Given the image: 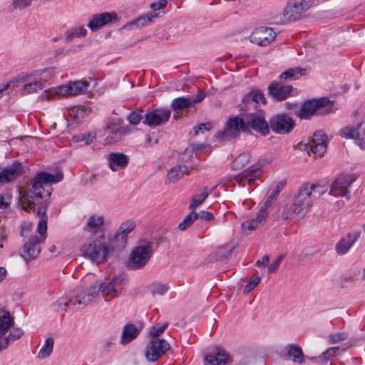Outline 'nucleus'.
<instances>
[{"label": "nucleus", "instance_id": "1", "mask_svg": "<svg viewBox=\"0 0 365 365\" xmlns=\"http://www.w3.org/2000/svg\"><path fill=\"white\" fill-rule=\"evenodd\" d=\"M62 178L61 173L53 175L47 173H39L35 175L31 185L21 187L19 190L20 203L24 210H34L35 206L40 205L37 211V215L40 219L37 231L41 236H32L26 242L22 253V257L26 260L36 258L41 252L40 244L44 242L47 232L46 198L51 195V184L56 183Z\"/></svg>", "mask_w": 365, "mask_h": 365}, {"label": "nucleus", "instance_id": "2", "mask_svg": "<svg viewBox=\"0 0 365 365\" xmlns=\"http://www.w3.org/2000/svg\"><path fill=\"white\" fill-rule=\"evenodd\" d=\"M326 191L325 187L321 185L307 183L302 185L294 195L292 203L284 207V218L304 217L312 207L314 202Z\"/></svg>", "mask_w": 365, "mask_h": 365}, {"label": "nucleus", "instance_id": "3", "mask_svg": "<svg viewBox=\"0 0 365 365\" xmlns=\"http://www.w3.org/2000/svg\"><path fill=\"white\" fill-rule=\"evenodd\" d=\"M120 282L121 279L120 277H113L112 279H106L98 284L97 278L93 274H88L83 280V284L87 287L86 292H88L91 288L96 287L97 294L94 297V299L98 294H101L106 302H110L120 295V291L118 288V285Z\"/></svg>", "mask_w": 365, "mask_h": 365}, {"label": "nucleus", "instance_id": "4", "mask_svg": "<svg viewBox=\"0 0 365 365\" xmlns=\"http://www.w3.org/2000/svg\"><path fill=\"white\" fill-rule=\"evenodd\" d=\"M110 250H113L110 247V240L107 245L104 236L101 234L96 240L84 245L81 248L84 256L98 264L106 260Z\"/></svg>", "mask_w": 365, "mask_h": 365}, {"label": "nucleus", "instance_id": "5", "mask_svg": "<svg viewBox=\"0 0 365 365\" xmlns=\"http://www.w3.org/2000/svg\"><path fill=\"white\" fill-rule=\"evenodd\" d=\"M329 104V100L326 98L305 101L302 105L297 115L301 118L309 119L315 113L322 114L328 112L324 109Z\"/></svg>", "mask_w": 365, "mask_h": 365}, {"label": "nucleus", "instance_id": "6", "mask_svg": "<svg viewBox=\"0 0 365 365\" xmlns=\"http://www.w3.org/2000/svg\"><path fill=\"white\" fill-rule=\"evenodd\" d=\"M152 250L149 245L136 247L130 255V267L133 269L143 267L149 261Z\"/></svg>", "mask_w": 365, "mask_h": 365}, {"label": "nucleus", "instance_id": "7", "mask_svg": "<svg viewBox=\"0 0 365 365\" xmlns=\"http://www.w3.org/2000/svg\"><path fill=\"white\" fill-rule=\"evenodd\" d=\"M170 114V110L165 108L148 110L144 115L143 123L150 127L161 125L169 120Z\"/></svg>", "mask_w": 365, "mask_h": 365}, {"label": "nucleus", "instance_id": "8", "mask_svg": "<svg viewBox=\"0 0 365 365\" xmlns=\"http://www.w3.org/2000/svg\"><path fill=\"white\" fill-rule=\"evenodd\" d=\"M97 294L96 287H93L90 289L88 292H82L78 294L75 298L68 300L65 297H61L58 299L55 303L54 306L58 308H61L62 306L66 307L69 304L73 306H85L88 304L94 299V297Z\"/></svg>", "mask_w": 365, "mask_h": 365}, {"label": "nucleus", "instance_id": "9", "mask_svg": "<svg viewBox=\"0 0 365 365\" xmlns=\"http://www.w3.org/2000/svg\"><path fill=\"white\" fill-rule=\"evenodd\" d=\"M169 349L170 344L165 339H152L146 346L145 357L150 361H155Z\"/></svg>", "mask_w": 365, "mask_h": 365}, {"label": "nucleus", "instance_id": "10", "mask_svg": "<svg viewBox=\"0 0 365 365\" xmlns=\"http://www.w3.org/2000/svg\"><path fill=\"white\" fill-rule=\"evenodd\" d=\"M306 147L309 155L312 153L314 158L321 157L327 151V140L326 135L322 132L314 133Z\"/></svg>", "mask_w": 365, "mask_h": 365}, {"label": "nucleus", "instance_id": "11", "mask_svg": "<svg viewBox=\"0 0 365 365\" xmlns=\"http://www.w3.org/2000/svg\"><path fill=\"white\" fill-rule=\"evenodd\" d=\"M135 224L133 221H126L120 225L118 232L110 238L112 250L123 249L127 243V235L133 230Z\"/></svg>", "mask_w": 365, "mask_h": 365}, {"label": "nucleus", "instance_id": "12", "mask_svg": "<svg viewBox=\"0 0 365 365\" xmlns=\"http://www.w3.org/2000/svg\"><path fill=\"white\" fill-rule=\"evenodd\" d=\"M245 127V123L242 119L238 117L232 118L228 120L225 130L218 134V138L222 140L235 139Z\"/></svg>", "mask_w": 365, "mask_h": 365}, {"label": "nucleus", "instance_id": "13", "mask_svg": "<svg viewBox=\"0 0 365 365\" xmlns=\"http://www.w3.org/2000/svg\"><path fill=\"white\" fill-rule=\"evenodd\" d=\"M269 126L276 133L286 134L294 128V123L292 118L287 115L279 114L270 120Z\"/></svg>", "mask_w": 365, "mask_h": 365}, {"label": "nucleus", "instance_id": "14", "mask_svg": "<svg viewBox=\"0 0 365 365\" xmlns=\"http://www.w3.org/2000/svg\"><path fill=\"white\" fill-rule=\"evenodd\" d=\"M276 38V33L272 28L262 26L253 31L250 35L251 42L265 46L271 43Z\"/></svg>", "mask_w": 365, "mask_h": 365}, {"label": "nucleus", "instance_id": "15", "mask_svg": "<svg viewBox=\"0 0 365 365\" xmlns=\"http://www.w3.org/2000/svg\"><path fill=\"white\" fill-rule=\"evenodd\" d=\"M307 9V5L304 0H291L283 11L284 20L293 21L299 19Z\"/></svg>", "mask_w": 365, "mask_h": 365}, {"label": "nucleus", "instance_id": "16", "mask_svg": "<svg viewBox=\"0 0 365 365\" xmlns=\"http://www.w3.org/2000/svg\"><path fill=\"white\" fill-rule=\"evenodd\" d=\"M130 129L127 126H121L118 123H109L106 126L105 143L112 144L118 142L122 137L129 133Z\"/></svg>", "mask_w": 365, "mask_h": 365}, {"label": "nucleus", "instance_id": "17", "mask_svg": "<svg viewBox=\"0 0 365 365\" xmlns=\"http://www.w3.org/2000/svg\"><path fill=\"white\" fill-rule=\"evenodd\" d=\"M268 217V212L266 209L262 208L254 217L245 220L242 225V230L244 232H252L262 227Z\"/></svg>", "mask_w": 365, "mask_h": 365}, {"label": "nucleus", "instance_id": "18", "mask_svg": "<svg viewBox=\"0 0 365 365\" xmlns=\"http://www.w3.org/2000/svg\"><path fill=\"white\" fill-rule=\"evenodd\" d=\"M247 124L252 126V128L261 133L263 135H267L269 132V125L267 123L264 118L263 112L258 111L257 113H249L247 116Z\"/></svg>", "mask_w": 365, "mask_h": 365}, {"label": "nucleus", "instance_id": "19", "mask_svg": "<svg viewBox=\"0 0 365 365\" xmlns=\"http://www.w3.org/2000/svg\"><path fill=\"white\" fill-rule=\"evenodd\" d=\"M268 90L269 95L273 98L278 101H282L292 95L293 87L289 85L284 86L279 82L274 81L269 85Z\"/></svg>", "mask_w": 365, "mask_h": 365}, {"label": "nucleus", "instance_id": "20", "mask_svg": "<svg viewBox=\"0 0 365 365\" xmlns=\"http://www.w3.org/2000/svg\"><path fill=\"white\" fill-rule=\"evenodd\" d=\"M352 181L346 175H339L331 185L330 194L335 197H344Z\"/></svg>", "mask_w": 365, "mask_h": 365}, {"label": "nucleus", "instance_id": "21", "mask_svg": "<svg viewBox=\"0 0 365 365\" xmlns=\"http://www.w3.org/2000/svg\"><path fill=\"white\" fill-rule=\"evenodd\" d=\"M117 20V15L115 12L112 13H102L94 15L89 23L88 26L92 30L96 31L108 23L115 21Z\"/></svg>", "mask_w": 365, "mask_h": 365}, {"label": "nucleus", "instance_id": "22", "mask_svg": "<svg viewBox=\"0 0 365 365\" xmlns=\"http://www.w3.org/2000/svg\"><path fill=\"white\" fill-rule=\"evenodd\" d=\"M259 176V168L251 166L235 177V180L242 186L251 185Z\"/></svg>", "mask_w": 365, "mask_h": 365}, {"label": "nucleus", "instance_id": "23", "mask_svg": "<svg viewBox=\"0 0 365 365\" xmlns=\"http://www.w3.org/2000/svg\"><path fill=\"white\" fill-rule=\"evenodd\" d=\"M21 174L22 168L20 164H14L7 168L0 167V185L14 180Z\"/></svg>", "mask_w": 365, "mask_h": 365}, {"label": "nucleus", "instance_id": "24", "mask_svg": "<svg viewBox=\"0 0 365 365\" xmlns=\"http://www.w3.org/2000/svg\"><path fill=\"white\" fill-rule=\"evenodd\" d=\"M230 360V356L224 350L217 348L214 354L205 356V365H226Z\"/></svg>", "mask_w": 365, "mask_h": 365}, {"label": "nucleus", "instance_id": "25", "mask_svg": "<svg viewBox=\"0 0 365 365\" xmlns=\"http://www.w3.org/2000/svg\"><path fill=\"white\" fill-rule=\"evenodd\" d=\"M110 168L116 171L118 168H125L128 163L127 155L123 153H111L108 157Z\"/></svg>", "mask_w": 365, "mask_h": 365}, {"label": "nucleus", "instance_id": "26", "mask_svg": "<svg viewBox=\"0 0 365 365\" xmlns=\"http://www.w3.org/2000/svg\"><path fill=\"white\" fill-rule=\"evenodd\" d=\"M287 358L294 363L302 364L304 362V356L302 348L297 344H289L285 348Z\"/></svg>", "mask_w": 365, "mask_h": 365}, {"label": "nucleus", "instance_id": "27", "mask_svg": "<svg viewBox=\"0 0 365 365\" xmlns=\"http://www.w3.org/2000/svg\"><path fill=\"white\" fill-rule=\"evenodd\" d=\"M306 74V69L302 68H292L284 71L279 76L282 82L292 81L299 79Z\"/></svg>", "mask_w": 365, "mask_h": 365}, {"label": "nucleus", "instance_id": "28", "mask_svg": "<svg viewBox=\"0 0 365 365\" xmlns=\"http://www.w3.org/2000/svg\"><path fill=\"white\" fill-rule=\"evenodd\" d=\"M202 97H197L196 98L180 97L175 98L172 103V108L174 110H182L184 108L193 106L196 103L202 100Z\"/></svg>", "mask_w": 365, "mask_h": 365}, {"label": "nucleus", "instance_id": "29", "mask_svg": "<svg viewBox=\"0 0 365 365\" xmlns=\"http://www.w3.org/2000/svg\"><path fill=\"white\" fill-rule=\"evenodd\" d=\"M356 240V236L348 234L342 238L336 245V251L337 254L342 255L348 252L352 245Z\"/></svg>", "mask_w": 365, "mask_h": 365}, {"label": "nucleus", "instance_id": "30", "mask_svg": "<svg viewBox=\"0 0 365 365\" xmlns=\"http://www.w3.org/2000/svg\"><path fill=\"white\" fill-rule=\"evenodd\" d=\"M68 84L61 86L58 87L56 89L54 90H48L46 91L43 93V98L44 99H51L54 98L56 97L61 98V97H68L71 96L70 95V90H69Z\"/></svg>", "mask_w": 365, "mask_h": 365}, {"label": "nucleus", "instance_id": "31", "mask_svg": "<svg viewBox=\"0 0 365 365\" xmlns=\"http://www.w3.org/2000/svg\"><path fill=\"white\" fill-rule=\"evenodd\" d=\"M210 192L206 187L199 190L192 197L189 209L191 210V211L195 212L196 208L205 202Z\"/></svg>", "mask_w": 365, "mask_h": 365}, {"label": "nucleus", "instance_id": "32", "mask_svg": "<svg viewBox=\"0 0 365 365\" xmlns=\"http://www.w3.org/2000/svg\"><path fill=\"white\" fill-rule=\"evenodd\" d=\"M361 131L352 127H345L340 130V135L344 138H362L365 135V123L360 125Z\"/></svg>", "mask_w": 365, "mask_h": 365}, {"label": "nucleus", "instance_id": "33", "mask_svg": "<svg viewBox=\"0 0 365 365\" xmlns=\"http://www.w3.org/2000/svg\"><path fill=\"white\" fill-rule=\"evenodd\" d=\"M139 334V329L133 324H127L125 326L122 337L121 344H127L135 339Z\"/></svg>", "mask_w": 365, "mask_h": 365}, {"label": "nucleus", "instance_id": "34", "mask_svg": "<svg viewBox=\"0 0 365 365\" xmlns=\"http://www.w3.org/2000/svg\"><path fill=\"white\" fill-rule=\"evenodd\" d=\"M188 174L187 168L185 165L176 166L170 169L167 175V180L169 182H175Z\"/></svg>", "mask_w": 365, "mask_h": 365}, {"label": "nucleus", "instance_id": "35", "mask_svg": "<svg viewBox=\"0 0 365 365\" xmlns=\"http://www.w3.org/2000/svg\"><path fill=\"white\" fill-rule=\"evenodd\" d=\"M104 223V218L101 215L91 216L85 226V230L88 232H97Z\"/></svg>", "mask_w": 365, "mask_h": 365}, {"label": "nucleus", "instance_id": "36", "mask_svg": "<svg viewBox=\"0 0 365 365\" xmlns=\"http://www.w3.org/2000/svg\"><path fill=\"white\" fill-rule=\"evenodd\" d=\"M14 318L11 316L9 312L0 309V331L7 332L14 325Z\"/></svg>", "mask_w": 365, "mask_h": 365}, {"label": "nucleus", "instance_id": "37", "mask_svg": "<svg viewBox=\"0 0 365 365\" xmlns=\"http://www.w3.org/2000/svg\"><path fill=\"white\" fill-rule=\"evenodd\" d=\"M250 160L251 155L249 153H241L232 163V169L241 170L250 163Z\"/></svg>", "mask_w": 365, "mask_h": 365}, {"label": "nucleus", "instance_id": "38", "mask_svg": "<svg viewBox=\"0 0 365 365\" xmlns=\"http://www.w3.org/2000/svg\"><path fill=\"white\" fill-rule=\"evenodd\" d=\"M70 95L76 96L83 93L88 88V83L86 81H77L68 83Z\"/></svg>", "mask_w": 365, "mask_h": 365}, {"label": "nucleus", "instance_id": "39", "mask_svg": "<svg viewBox=\"0 0 365 365\" xmlns=\"http://www.w3.org/2000/svg\"><path fill=\"white\" fill-rule=\"evenodd\" d=\"M46 80L41 78L39 80H36L34 82H29L24 85V89L28 94L37 92L43 88L44 82Z\"/></svg>", "mask_w": 365, "mask_h": 365}, {"label": "nucleus", "instance_id": "40", "mask_svg": "<svg viewBox=\"0 0 365 365\" xmlns=\"http://www.w3.org/2000/svg\"><path fill=\"white\" fill-rule=\"evenodd\" d=\"M198 218V215L196 212L191 211L184 220L178 225V228L181 231H185L190 227L193 222Z\"/></svg>", "mask_w": 365, "mask_h": 365}, {"label": "nucleus", "instance_id": "41", "mask_svg": "<svg viewBox=\"0 0 365 365\" xmlns=\"http://www.w3.org/2000/svg\"><path fill=\"white\" fill-rule=\"evenodd\" d=\"M157 17H158V14L150 13L147 15L142 16L138 18L134 21L131 22L130 25H135L137 26H144L148 25L149 23L153 22V19Z\"/></svg>", "mask_w": 365, "mask_h": 365}, {"label": "nucleus", "instance_id": "42", "mask_svg": "<svg viewBox=\"0 0 365 365\" xmlns=\"http://www.w3.org/2000/svg\"><path fill=\"white\" fill-rule=\"evenodd\" d=\"M87 31L85 28L80 26L68 31L66 34V39L71 41L74 38L83 37L86 35Z\"/></svg>", "mask_w": 365, "mask_h": 365}, {"label": "nucleus", "instance_id": "43", "mask_svg": "<svg viewBox=\"0 0 365 365\" xmlns=\"http://www.w3.org/2000/svg\"><path fill=\"white\" fill-rule=\"evenodd\" d=\"M328 339L329 344H339L345 341H348L349 336L346 332H335L329 334Z\"/></svg>", "mask_w": 365, "mask_h": 365}, {"label": "nucleus", "instance_id": "44", "mask_svg": "<svg viewBox=\"0 0 365 365\" xmlns=\"http://www.w3.org/2000/svg\"><path fill=\"white\" fill-rule=\"evenodd\" d=\"M53 339L52 338L47 339L45 341V344L38 353V356L41 358H46L53 351Z\"/></svg>", "mask_w": 365, "mask_h": 365}, {"label": "nucleus", "instance_id": "45", "mask_svg": "<svg viewBox=\"0 0 365 365\" xmlns=\"http://www.w3.org/2000/svg\"><path fill=\"white\" fill-rule=\"evenodd\" d=\"M150 289L153 296L156 294L163 295L168 291V287L160 282H154L150 285Z\"/></svg>", "mask_w": 365, "mask_h": 365}, {"label": "nucleus", "instance_id": "46", "mask_svg": "<svg viewBox=\"0 0 365 365\" xmlns=\"http://www.w3.org/2000/svg\"><path fill=\"white\" fill-rule=\"evenodd\" d=\"M168 326V323L165 322L160 325L156 324L152 327L150 331V336L152 337V339H158V336L164 332Z\"/></svg>", "mask_w": 365, "mask_h": 365}, {"label": "nucleus", "instance_id": "47", "mask_svg": "<svg viewBox=\"0 0 365 365\" xmlns=\"http://www.w3.org/2000/svg\"><path fill=\"white\" fill-rule=\"evenodd\" d=\"M142 113L143 111L141 110H138L130 113V115L127 118L130 124L133 125L139 124L142 119H144Z\"/></svg>", "mask_w": 365, "mask_h": 365}, {"label": "nucleus", "instance_id": "48", "mask_svg": "<svg viewBox=\"0 0 365 365\" xmlns=\"http://www.w3.org/2000/svg\"><path fill=\"white\" fill-rule=\"evenodd\" d=\"M251 93V101H254L257 106L260 105L266 104V98L264 96V94L259 91H253L250 92Z\"/></svg>", "mask_w": 365, "mask_h": 365}, {"label": "nucleus", "instance_id": "49", "mask_svg": "<svg viewBox=\"0 0 365 365\" xmlns=\"http://www.w3.org/2000/svg\"><path fill=\"white\" fill-rule=\"evenodd\" d=\"M86 114V110L84 108L76 107L70 110V115L73 116L74 119L83 118Z\"/></svg>", "mask_w": 365, "mask_h": 365}, {"label": "nucleus", "instance_id": "50", "mask_svg": "<svg viewBox=\"0 0 365 365\" xmlns=\"http://www.w3.org/2000/svg\"><path fill=\"white\" fill-rule=\"evenodd\" d=\"M251 93H248L244 98L243 102L245 103V106L247 110H256L257 108V106L255 103L254 101H251Z\"/></svg>", "mask_w": 365, "mask_h": 365}, {"label": "nucleus", "instance_id": "51", "mask_svg": "<svg viewBox=\"0 0 365 365\" xmlns=\"http://www.w3.org/2000/svg\"><path fill=\"white\" fill-rule=\"evenodd\" d=\"M31 2L30 0H14L12 6L14 9H23L29 6H30Z\"/></svg>", "mask_w": 365, "mask_h": 365}, {"label": "nucleus", "instance_id": "52", "mask_svg": "<svg viewBox=\"0 0 365 365\" xmlns=\"http://www.w3.org/2000/svg\"><path fill=\"white\" fill-rule=\"evenodd\" d=\"M261 278L259 277H255L246 286L245 288V292L248 293L251 292L259 282Z\"/></svg>", "mask_w": 365, "mask_h": 365}, {"label": "nucleus", "instance_id": "53", "mask_svg": "<svg viewBox=\"0 0 365 365\" xmlns=\"http://www.w3.org/2000/svg\"><path fill=\"white\" fill-rule=\"evenodd\" d=\"M22 335L23 331L20 329L16 328L11 330L9 335L8 336V338L9 339V341H15L16 339H19Z\"/></svg>", "mask_w": 365, "mask_h": 365}, {"label": "nucleus", "instance_id": "54", "mask_svg": "<svg viewBox=\"0 0 365 365\" xmlns=\"http://www.w3.org/2000/svg\"><path fill=\"white\" fill-rule=\"evenodd\" d=\"M7 332L0 331V351L6 349L9 342V339L6 336Z\"/></svg>", "mask_w": 365, "mask_h": 365}, {"label": "nucleus", "instance_id": "55", "mask_svg": "<svg viewBox=\"0 0 365 365\" xmlns=\"http://www.w3.org/2000/svg\"><path fill=\"white\" fill-rule=\"evenodd\" d=\"M282 256L278 257V258L274 262H272L268 267V272L269 273L275 272L277 270V269L279 268V264L282 262Z\"/></svg>", "mask_w": 365, "mask_h": 365}, {"label": "nucleus", "instance_id": "56", "mask_svg": "<svg viewBox=\"0 0 365 365\" xmlns=\"http://www.w3.org/2000/svg\"><path fill=\"white\" fill-rule=\"evenodd\" d=\"M198 215V218H200L201 220H205V221H211L214 219V215L207 211H201Z\"/></svg>", "mask_w": 365, "mask_h": 365}, {"label": "nucleus", "instance_id": "57", "mask_svg": "<svg viewBox=\"0 0 365 365\" xmlns=\"http://www.w3.org/2000/svg\"><path fill=\"white\" fill-rule=\"evenodd\" d=\"M339 349L338 347H331L322 354L324 358H330L336 356L339 353Z\"/></svg>", "mask_w": 365, "mask_h": 365}, {"label": "nucleus", "instance_id": "58", "mask_svg": "<svg viewBox=\"0 0 365 365\" xmlns=\"http://www.w3.org/2000/svg\"><path fill=\"white\" fill-rule=\"evenodd\" d=\"M167 3V0H159L158 2L151 4L150 8L154 11L162 9L165 7Z\"/></svg>", "mask_w": 365, "mask_h": 365}, {"label": "nucleus", "instance_id": "59", "mask_svg": "<svg viewBox=\"0 0 365 365\" xmlns=\"http://www.w3.org/2000/svg\"><path fill=\"white\" fill-rule=\"evenodd\" d=\"M212 128V124L210 123H201L198 126L195 127V134H198L199 131L203 133L205 130H210Z\"/></svg>", "mask_w": 365, "mask_h": 365}, {"label": "nucleus", "instance_id": "60", "mask_svg": "<svg viewBox=\"0 0 365 365\" xmlns=\"http://www.w3.org/2000/svg\"><path fill=\"white\" fill-rule=\"evenodd\" d=\"M11 83H12L11 81H9V82H6V83H3L0 84V98L3 96L4 93L6 92L9 88Z\"/></svg>", "mask_w": 365, "mask_h": 365}, {"label": "nucleus", "instance_id": "61", "mask_svg": "<svg viewBox=\"0 0 365 365\" xmlns=\"http://www.w3.org/2000/svg\"><path fill=\"white\" fill-rule=\"evenodd\" d=\"M269 259V257L267 255H264L261 259L256 262V265L258 267L264 266L267 264Z\"/></svg>", "mask_w": 365, "mask_h": 365}, {"label": "nucleus", "instance_id": "62", "mask_svg": "<svg viewBox=\"0 0 365 365\" xmlns=\"http://www.w3.org/2000/svg\"><path fill=\"white\" fill-rule=\"evenodd\" d=\"M7 276V270L4 267H0V282H2Z\"/></svg>", "mask_w": 365, "mask_h": 365}, {"label": "nucleus", "instance_id": "63", "mask_svg": "<svg viewBox=\"0 0 365 365\" xmlns=\"http://www.w3.org/2000/svg\"><path fill=\"white\" fill-rule=\"evenodd\" d=\"M279 192V190H274V191H273V192L269 195V198H268V200H267V201L266 204H267V203H271V202H272V200H274V199H276V197H277V195H278Z\"/></svg>", "mask_w": 365, "mask_h": 365}, {"label": "nucleus", "instance_id": "64", "mask_svg": "<svg viewBox=\"0 0 365 365\" xmlns=\"http://www.w3.org/2000/svg\"><path fill=\"white\" fill-rule=\"evenodd\" d=\"M9 203L5 200V197L0 195V208H5L8 206Z\"/></svg>", "mask_w": 365, "mask_h": 365}]
</instances>
